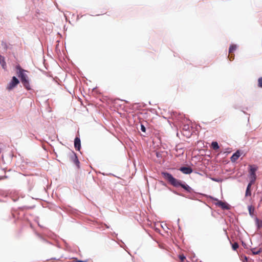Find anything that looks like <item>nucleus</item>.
<instances>
[{"mask_svg": "<svg viewBox=\"0 0 262 262\" xmlns=\"http://www.w3.org/2000/svg\"><path fill=\"white\" fill-rule=\"evenodd\" d=\"M162 175L164 179L173 186L176 187L181 186L188 192L191 191L192 188L189 185L185 183H182L181 181L174 178L170 173L167 172H162Z\"/></svg>", "mask_w": 262, "mask_h": 262, "instance_id": "1", "label": "nucleus"}, {"mask_svg": "<svg viewBox=\"0 0 262 262\" xmlns=\"http://www.w3.org/2000/svg\"><path fill=\"white\" fill-rule=\"evenodd\" d=\"M16 74L17 76L20 79L21 82L23 86L28 90L31 89L29 79L27 75V71L23 69L19 66L16 67Z\"/></svg>", "mask_w": 262, "mask_h": 262, "instance_id": "2", "label": "nucleus"}, {"mask_svg": "<svg viewBox=\"0 0 262 262\" xmlns=\"http://www.w3.org/2000/svg\"><path fill=\"white\" fill-rule=\"evenodd\" d=\"M258 169V166L256 165H249V178L251 183H254L256 179V171Z\"/></svg>", "mask_w": 262, "mask_h": 262, "instance_id": "3", "label": "nucleus"}, {"mask_svg": "<svg viewBox=\"0 0 262 262\" xmlns=\"http://www.w3.org/2000/svg\"><path fill=\"white\" fill-rule=\"evenodd\" d=\"M19 83V80L15 76H13L7 86V89L10 91L13 89Z\"/></svg>", "mask_w": 262, "mask_h": 262, "instance_id": "4", "label": "nucleus"}, {"mask_svg": "<svg viewBox=\"0 0 262 262\" xmlns=\"http://www.w3.org/2000/svg\"><path fill=\"white\" fill-rule=\"evenodd\" d=\"M211 198L212 200L217 201V202L215 203V205L221 207L223 209H226V210L229 209V207L227 203H226L225 202H223L221 201H219L217 199H216V198H214L212 197H211Z\"/></svg>", "mask_w": 262, "mask_h": 262, "instance_id": "5", "label": "nucleus"}, {"mask_svg": "<svg viewBox=\"0 0 262 262\" xmlns=\"http://www.w3.org/2000/svg\"><path fill=\"white\" fill-rule=\"evenodd\" d=\"M179 170L186 174H189L192 172V169L190 167H181L180 168Z\"/></svg>", "mask_w": 262, "mask_h": 262, "instance_id": "6", "label": "nucleus"}, {"mask_svg": "<svg viewBox=\"0 0 262 262\" xmlns=\"http://www.w3.org/2000/svg\"><path fill=\"white\" fill-rule=\"evenodd\" d=\"M74 146L76 150H80L81 148V143L80 138L76 137L74 140Z\"/></svg>", "mask_w": 262, "mask_h": 262, "instance_id": "7", "label": "nucleus"}, {"mask_svg": "<svg viewBox=\"0 0 262 262\" xmlns=\"http://www.w3.org/2000/svg\"><path fill=\"white\" fill-rule=\"evenodd\" d=\"M71 159L73 161V162L79 167V161L78 159V158L75 153L73 152L72 155L71 156Z\"/></svg>", "mask_w": 262, "mask_h": 262, "instance_id": "8", "label": "nucleus"}, {"mask_svg": "<svg viewBox=\"0 0 262 262\" xmlns=\"http://www.w3.org/2000/svg\"><path fill=\"white\" fill-rule=\"evenodd\" d=\"M248 209L250 216L254 219V217H255L254 214V207L252 205H249L248 206Z\"/></svg>", "mask_w": 262, "mask_h": 262, "instance_id": "9", "label": "nucleus"}, {"mask_svg": "<svg viewBox=\"0 0 262 262\" xmlns=\"http://www.w3.org/2000/svg\"><path fill=\"white\" fill-rule=\"evenodd\" d=\"M240 156V153L238 150H237L231 157V161L232 162H235L236 161Z\"/></svg>", "mask_w": 262, "mask_h": 262, "instance_id": "10", "label": "nucleus"}, {"mask_svg": "<svg viewBox=\"0 0 262 262\" xmlns=\"http://www.w3.org/2000/svg\"><path fill=\"white\" fill-rule=\"evenodd\" d=\"M254 183H251V182H249V183L248 184V186L247 187V189H246V193H245L246 196H250L251 195L250 188H251L252 185Z\"/></svg>", "mask_w": 262, "mask_h": 262, "instance_id": "11", "label": "nucleus"}, {"mask_svg": "<svg viewBox=\"0 0 262 262\" xmlns=\"http://www.w3.org/2000/svg\"><path fill=\"white\" fill-rule=\"evenodd\" d=\"M0 64L2 66L3 69L4 70L6 69L7 66L6 63L5 61V57L0 55Z\"/></svg>", "mask_w": 262, "mask_h": 262, "instance_id": "12", "label": "nucleus"}, {"mask_svg": "<svg viewBox=\"0 0 262 262\" xmlns=\"http://www.w3.org/2000/svg\"><path fill=\"white\" fill-rule=\"evenodd\" d=\"M254 220L255 222V224L258 229H259L262 227V221L259 220L257 217H254Z\"/></svg>", "mask_w": 262, "mask_h": 262, "instance_id": "13", "label": "nucleus"}, {"mask_svg": "<svg viewBox=\"0 0 262 262\" xmlns=\"http://www.w3.org/2000/svg\"><path fill=\"white\" fill-rule=\"evenodd\" d=\"M237 49V45H231L229 49V53H231L233 51H235Z\"/></svg>", "mask_w": 262, "mask_h": 262, "instance_id": "14", "label": "nucleus"}, {"mask_svg": "<svg viewBox=\"0 0 262 262\" xmlns=\"http://www.w3.org/2000/svg\"><path fill=\"white\" fill-rule=\"evenodd\" d=\"M261 248H259L258 250H257L256 248H253L251 249V251L254 255H257L261 252Z\"/></svg>", "mask_w": 262, "mask_h": 262, "instance_id": "15", "label": "nucleus"}, {"mask_svg": "<svg viewBox=\"0 0 262 262\" xmlns=\"http://www.w3.org/2000/svg\"><path fill=\"white\" fill-rule=\"evenodd\" d=\"M211 146L214 149H217L220 148L217 142L214 141L211 143Z\"/></svg>", "mask_w": 262, "mask_h": 262, "instance_id": "16", "label": "nucleus"}, {"mask_svg": "<svg viewBox=\"0 0 262 262\" xmlns=\"http://www.w3.org/2000/svg\"><path fill=\"white\" fill-rule=\"evenodd\" d=\"M258 86L262 88V77L258 79Z\"/></svg>", "mask_w": 262, "mask_h": 262, "instance_id": "17", "label": "nucleus"}, {"mask_svg": "<svg viewBox=\"0 0 262 262\" xmlns=\"http://www.w3.org/2000/svg\"><path fill=\"white\" fill-rule=\"evenodd\" d=\"M232 247L234 250H236L238 248V244L237 243H234L232 244Z\"/></svg>", "mask_w": 262, "mask_h": 262, "instance_id": "18", "label": "nucleus"}, {"mask_svg": "<svg viewBox=\"0 0 262 262\" xmlns=\"http://www.w3.org/2000/svg\"><path fill=\"white\" fill-rule=\"evenodd\" d=\"M141 130L142 132H144V133L146 131V127L143 124H141Z\"/></svg>", "mask_w": 262, "mask_h": 262, "instance_id": "19", "label": "nucleus"}, {"mask_svg": "<svg viewBox=\"0 0 262 262\" xmlns=\"http://www.w3.org/2000/svg\"><path fill=\"white\" fill-rule=\"evenodd\" d=\"M179 258L182 261H183L186 258L185 256L184 255H180L179 256Z\"/></svg>", "mask_w": 262, "mask_h": 262, "instance_id": "20", "label": "nucleus"}, {"mask_svg": "<svg viewBox=\"0 0 262 262\" xmlns=\"http://www.w3.org/2000/svg\"><path fill=\"white\" fill-rule=\"evenodd\" d=\"M212 180L214 181H215V182H219L220 181L219 180H218L217 179H215V178H213Z\"/></svg>", "mask_w": 262, "mask_h": 262, "instance_id": "21", "label": "nucleus"}, {"mask_svg": "<svg viewBox=\"0 0 262 262\" xmlns=\"http://www.w3.org/2000/svg\"><path fill=\"white\" fill-rule=\"evenodd\" d=\"M184 128L187 130V129L189 128V126L188 125H185L184 126Z\"/></svg>", "mask_w": 262, "mask_h": 262, "instance_id": "22", "label": "nucleus"}, {"mask_svg": "<svg viewBox=\"0 0 262 262\" xmlns=\"http://www.w3.org/2000/svg\"><path fill=\"white\" fill-rule=\"evenodd\" d=\"M76 262H86V261H83V260H77V261Z\"/></svg>", "mask_w": 262, "mask_h": 262, "instance_id": "23", "label": "nucleus"}, {"mask_svg": "<svg viewBox=\"0 0 262 262\" xmlns=\"http://www.w3.org/2000/svg\"><path fill=\"white\" fill-rule=\"evenodd\" d=\"M228 57L229 58L230 60H232L233 59V58H232L231 56H229Z\"/></svg>", "mask_w": 262, "mask_h": 262, "instance_id": "24", "label": "nucleus"}, {"mask_svg": "<svg viewBox=\"0 0 262 262\" xmlns=\"http://www.w3.org/2000/svg\"><path fill=\"white\" fill-rule=\"evenodd\" d=\"M245 260H247V257H245Z\"/></svg>", "mask_w": 262, "mask_h": 262, "instance_id": "25", "label": "nucleus"}, {"mask_svg": "<svg viewBox=\"0 0 262 262\" xmlns=\"http://www.w3.org/2000/svg\"><path fill=\"white\" fill-rule=\"evenodd\" d=\"M179 221H180V219H178V223H179Z\"/></svg>", "mask_w": 262, "mask_h": 262, "instance_id": "26", "label": "nucleus"}, {"mask_svg": "<svg viewBox=\"0 0 262 262\" xmlns=\"http://www.w3.org/2000/svg\"><path fill=\"white\" fill-rule=\"evenodd\" d=\"M261 252H262V249H261Z\"/></svg>", "mask_w": 262, "mask_h": 262, "instance_id": "27", "label": "nucleus"}]
</instances>
